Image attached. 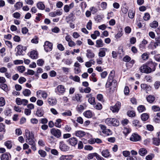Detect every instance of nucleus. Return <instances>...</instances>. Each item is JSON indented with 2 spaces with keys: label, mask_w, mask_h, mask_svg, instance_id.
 I'll use <instances>...</instances> for the list:
<instances>
[{
  "label": "nucleus",
  "mask_w": 160,
  "mask_h": 160,
  "mask_svg": "<svg viewBox=\"0 0 160 160\" xmlns=\"http://www.w3.org/2000/svg\"><path fill=\"white\" fill-rule=\"evenodd\" d=\"M90 10L92 12V14H94L96 13L98 11V9L94 7H92L90 8Z\"/></svg>",
  "instance_id": "338daca9"
},
{
  "label": "nucleus",
  "mask_w": 160,
  "mask_h": 160,
  "mask_svg": "<svg viewBox=\"0 0 160 160\" xmlns=\"http://www.w3.org/2000/svg\"><path fill=\"white\" fill-rule=\"evenodd\" d=\"M128 115L130 117H134L135 116L136 114L135 112L134 111H128L127 112Z\"/></svg>",
  "instance_id": "de8ad7c7"
},
{
  "label": "nucleus",
  "mask_w": 160,
  "mask_h": 160,
  "mask_svg": "<svg viewBox=\"0 0 160 160\" xmlns=\"http://www.w3.org/2000/svg\"><path fill=\"white\" fill-rule=\"evenodd\" d=\"M153 143L156 146H158L160 144V139L158 138H153L152 139Z\"/></svg>",
  "instance_id": "c9c22d12"
},
{
  "label": "nucleus",
  "mask_w": 160,
  "mask_h": 160,
  "mask_svg": "<svg viewBox=\"0 0 160 160\" xmlns=\"http://www.w3.org/2000/svg\"><path fill=\"white\" fill-rule=\"evenodd\" d=\"M127 160H140V159L139 158H138L136 156H129L127 158Z\"/></svg>",
  "instance_id": "69168bd1"
},
{
  "label": "nucleus",
  "mask_w": 160,
  "mask_h": 160,
  "mask_svg": "<svg viewBox=\"0 0 160 160\" xmlns=\"http://www.w3.org/2000/svg\"><path fill=\"white\" fill-rule=\"evenodd\" d=\"M5 104V101L4 98L3 97L0 98V107L4 106Z\"/></svg>",
  "instance_id": "bf43d9fd"
},
{
  "label": "nucleus",
  "mask_w": 160,
  "mask_h": 160,
  "mask_svg": "<svg viewBox=\"0 0 160 160\" xmlns=\"http://www.w3.org/2000/svg\"><path fill=\"white\" fill-rule=\"evenodd\" d=\"M59 148L62 152H67L68 151L70 148L69 147L68 145L64 141H61L59 142Z\"/></svg>",
  "instance_id": "39448f33"
},
{
  "label": "nucleus",
  "mask_w": 160,
  "mask_h": 160,
  "mask_svg": "<svg viewBox=\"0 0 160 160\" xmlns=\"http://www.w3.org/2000/svg\"><path fill=\"white\" fill-rule=\"evenodd\" d=\"M62 120L61 119L58 118L56 120V122L54 123L55 126L57 128H60L61 127V122Z\"/></svg>",
  "instance_id": "473e14b6"
},
{
  "label": "nucleus",
  "mask_w": 160,
  "mask_h": 160,
  "mask_svg": "<svg viewBox=\"0 0 160 160\" xmlns=\"http://www.w3.org/2000/svg\"><path fill=\"white\" fill-rule=\"evenodd\" d=\"M48 102L50 105L53 106L56 104L57 100L55 99L49 98L48 100Z\"/></svg>",
  "instance_id": "ea45409f"
},
{
  "label": "nucleus",
  "mask_w": 160,
  "mask_h": 160,
  "mask_svg": "<svg viewBox=\"0 0 160 160\" xmlns=\"http://www.w3.org/2000/svg\"><path fill=\"white\" fill-rule=\"evenodd\" d=\"M151 45L149 44L148 47L149 48H151L152 49L156 48L158 46H160V36L155 38V42L154 43L153 47H151Z\"/></svg>",
  "instance_id": "f8f14e48"
},
{
  "label": "nucleus",
  "mask_w": 160,
  "mask_h": 160,
  "mask_svg": "<svg viewBox=\"0 0 160 160\" xmlns=\"http://www.w3.org/2000/svg\"><path fill=\"white\" fill-rule=\"evenodd\" d=\"M38 38L37 36H35L31 40V42L37 44L38 42Z\"/></svg>",
  "instance_id": "5fc2aeb1"
},
{
  "label": "nucleus",
  "mask_w": 160,
  "mask_h": 160,
  "mask_svg": "<svg viewBox=\"0 0 160 160\" xmlns=\"http://www.w3.org/2000/svg\"><path fill=\"white\" fill-rule=\"evenodd\" d=\"M138 110L139 112H142L146 110L145 107L144 106L141 105L138 107Z\"/></svg>",
  "instance_id": "8fccbe9b"
},
{
  "label": "nucleus",
  "mask_w": 160,
  "mask_h": 160,
  "mask_svg": "<svg viewBox=\"0 0 160 160\" xmlns=\"http://www.w3.org/2000/svg\"><path fill=\"white\" fill-rule=\"evenodd\" d=\"M23 94L25 96H29L31 94V92L29 89H26L23 90L22 92Z\"/></svg>",
  "instance_id": "4c0bfd02"
},
{
  "label": "nucleus",
  "mask_w": 160,
  "mask_h": 160,
  "mask_svg": "<svg viewBox=\"0 0 160 160\" xmlns=\"http://www.w3.org/2000/svg\"><path fill=\"white\" fill-rule=\"evenodd\" d=\"M11 110L9 108H7L4 111L5 115L7 116H11Z\"/></svg>",
  "instance_id": "c03bdc74"
},
{
  "label": "nucleus",
  "mask_w": 160,
  "mask_h": 160,
  "mask_svg": "<svg viewBox=\"0 0 160 160\" xmlns=\"http://www.w3.org/2000/svg\"><path fill=\"white\" fill-rule=\"evenodd\" d=\"M51 134L57 138H59L61 136V131L59 129L52 128L50 130Z\"/></svg>",
  "instance_id": "423d86ee"
},
{
  "label": "nucleus",
  "mask_w": 160,
  "mask_h": 160,
  "mask_svg": "<svg viewBox=\"0 0 160 160\" xmlns=\"http://www.w3.org/2000/svg\"><path fill=\"white\" fill-rule=\"evenodd\" d=\"M142 89L145 90L147 91L151 90V87L146 84H142L141 85Z\"/></svg>",
  "instance_id": "bb28decb"
},
{
  "label": "nucleus",
  "mask_w": 160,
  "mask_h": 160,
  "mask_svg": "<svg viewBox=\"0 0 160 160\" xmlns=\"http://www.w3.org/2000/svg\"><path fill=\"white\" fill-rule=\"evenodd\" d=\"M69 78L73 80V81L78 82H80V78L78 76L75 75V76H73L71 75L69 76Z\"/></svg>",
  "instance_id": "f704fd0d"
},
{
  "label": "nucleus",
  "mask_w": 160,
  "mask_h": 160,
  "mask_svg": "<svg viewBox=\"0 0 160 160\" xmlns=\"http://www.w3.org/2000/svg\"><path fill=\"white\" fill-rule=\"evenodd\" d=\"M25 132L27 139L34 138V134L32 132H30L28 130L26 129Z\"/></svg>",
  "instance_id": "f3484780"
},
{
  "label": "nucleus",
  "mask_w": 160,
  "mask_h": 160,
  "mask_svg": "<svg viewBox=\"0 0 160 160\" xmlns=\"http://www.w3.org/2000/svg\"><path fill=\"white\" fill-rule=\"evenodd\" d=\"M97 155V153L96 152L89 153L88 155L87 158L88 159H92L94 157H96Z\"/></svg>",
  "instance_id": "3c124183"
},
{
  "label": "nucleus",
  "mask_w": 160,
  "mask_h": 160,
  "mask_svg": "<svg viewBox=\"0 0 160 160\" xmlns=\"http://www.w3.org/2000/svg\"><path fill=\"white\" fill-rule=\"evenodd\" d=\"M52 43L48 41H46L44 45V50L47 52L51 51L52 48Z\"/></svg>",
  "instance_id": "9d476101"
},
{
  "label": "nucleus",
  "mask_w": 160,
  "mask_h": 160,
  "mask_svg": "<svg viewBox=\"0 0 160 160\" xmlns=\"http://www.w3.org/2000/svg\"><path fill=\"white\" fill-rule=\"evenodd\" d=\"M82 98V96L81 94L78 93L75 94L74 96L72 97V100L73 101L76 100L79 102H81L82 101L81 98Z\"/></svg>",
  "instance_id": "aec40b11"
},
{
  "label": "nucleus",
  "mask_w": 160,
  "mask_h": 160,
  "mask_svg": "<svg viewBox=\"0 0 160 160\" xmlns=\"http://www.w3.org/2000/svg\"><path fill=\"white\" fill-rule=\"evenodd\" d=\"M149 117V115L147 113H143L141 114V118L142 120L143 121H146Z\"/></svg>",
  "instance_id": "2f4dec72"
},
{
  "label": "nucleus",
  "mask_w": 160,
  "mask_h": 160,
  "mask_svg": "<svg viewBox=\"0 0 160 160\" xmlns=\"http://www.w3.org/2000/svg\"><path fill=\"white\" fill-rule=\"evenodd\" d=\"M30 57L32 59H36L38 57V53L37 51L33 50L30 53Z\"/></svg>",
  "instance_id": "5701e85b"
},
{
  "label": "nucleus",
  "mask_w": 160,
  "mask_h": 160,
  "mask_svg": "<svg viewBox=\"0 0 160 160\" xmlns=\"http://www.w3.org/2000/svg\"><path fill=\"white\" fill-rule=\"evenodd\" d=\"M89 102L91 104L95 105L96 103L95 102V98L94 97L91 96L88 99Z\"/></svg>",
  "instance_id": "a18cd8bd"
},
{
  "label": "nucleus",
  "mask_w": 160,
  "mask_h": 160,
  "mask_svg": "<svg viewBox=\"0 0 160 160\" xmlns=\"http://www.w3.org/2000/svg\"><path fill=\"white\" fill-rule=\"evenodd\" d=\"M131 58L128 55L125 56L123 59V60L126 62H128L131 60Z\"/></svg>",
  "instance_id": "774afa93"
},
{
  "label": "nucleus",
  "mask_w": 160,
  "mask_h": 160,
  "mask_svg": "<svg viewBox=\"0 0 160 160\" xmlns=\"http://www.w3.org/2000/svg\"><path fill=\"white\" fill-rule=\"evenodd\" d=\"M153 121L156 123H159L160 122V112H158L156 114L153 118Z\"/></svg>",
  "instance_id": "393cba45"
},
{
  "label": "nucleus",
  "mask_w": 160,
  "mask_h": 160,
  "mask_svg": "<svg viewBox=\"0 0 160 160\" xmlns=\"http://www.w3.org/2000/svg\"><path fill=\"white\" fill-rule=\"evenodd\" d=\"M55 92L56 93L59 92L61 94L65 92L64 87L62 85H59L57 87V89H55Z\"/></svg>",
  "instance_id": "dca6fc26"
},
{
  "label": "nucleus",
  "mask_w": 160,
  "mask_h": 160,
  "mask_svg": "<svg viewBox=\"0 0 160 160\" xmlns=\"http://www.w3.org/2000/svg\"><path fill=\"white\" fill-rule=\"evenodd\" d=\"M44 63V61L41 59L38 60L37 61V64L39 66H42Z\"/></svg>",
  "instance_id": "0e129e2a"
},
{
  "label": "nucleus",
  "mask_w": 160,
  "mask_h": 160,
  "mask_svg": "<svg viewBox=\"0 0 160 160\" xmlns=\"http://www.w3.org/2000/svg\"><path fill=\"white\" fill-rule=\"evenodd\" d=\"M73 157V155H62L60 157L59 160H71Z\"/></svg>",
  "instance_id": "a211bd4d"
},
{
  "label": "nucleus",
  "mask_w": 160,
  "mask_h": 160,
  "mask_svg": "<svg viewBox=\"0 0 160 160\" xmlns=\"http://www.w3.org/2000/svg\"><path fill=\"white\" fill-rule=\"evenodd\" d=\"M72 135H75L76 137L79 138H82L86 135V132L83 131L78 130L76 131Z\"/></svg>",
  "instance_id": "2eb2a0df"
},
{
  "label": "nucleus",
  "mask_w": 160,
  "mask_h": 160,
  "mask_svg": "<svg viewBox=\"0 0 160 160\" xmlns=\"http://www.w3.org/2000/svg\"><path fill=\"white\" fill-rule=\"evenodd\" d=\"M139 70L140 72L146 74H148L152 72L151 69L148 67L146 63L143 64L139 68Z\"/></svg>",
  "instance_id": "20e7f679"
},
{
  "label": "nucleus",
  "mask_w": 160,
  "mask_h": 160,
  "mask_svg": "<svg viewBox=\"0 0 160 160\" xmlns=\"http://www.w3.org/2000/svg\"><path fill=\"white\" fill-rule=\"evenodd\" d=\"M83 114L85 117L88 118H90L92 117V112L90 110H88L84 112Z\"/></svg>",
  "instance_id": "cd10ccee"
},
{
  "label": "nucleus",
  "mask_w": 160,
  "mask_h": 160,
  "mask_svg": "<svg viewBox=\"0 0 160 160\" xmlns=\"http://www.w3.org/2000/svg\"><path fill=\"white\" fill-rule=\"evenodd\" d=\"M150 15L149 13H146L144 14L143 18L144 20L145 21H147L149 20L150 18Z\"/></svg>",
  "instance_id": "e2e57ef3"
},
{
  "label": "nucleus",
  "mask_w": 160,
  "mask_h": 160,
  "mask_svg": "<svg viewBox=\"0 0 160 160\" xmlns=\"http://www.w3.org/2000/svg\"><path fill=\"white\" fill-rule=\"evenodd\" d=\"M112 71H111L109 75L106 84V88H109L110 86H112L110 88V92H113L116 90L117 86V81L113 79V76L112 75Z\"/></svg>",
  "instance_id": "f257e3e1"
},
{
  "label": "nucleus",
  "mask_w": 160,
  "mask_h": 160,
  "mask_svg": "<svg viewBox=\"0 0 160 160\" xmlns=\"http://www.w3.org/2000/svg\"><path fill=\"white\" fill-rule=\"evenodd\" d=\"M4 145L9 149H11L12 147L11 141L8 140L4 142Z\"/></svg>",
  "instance_id": "58836bf2"
},
{
  "label": "nucleus",
  "mask_w": 160,
  "mask_h": 160,
  "mask_svg": "<svg viewBox=\"0 0 160 160\" xmlns=\"http://www.w3.org/2000/svg\"><path fill=\"white\" fill-rule=\"evenodd\" d=\"M122 34V29L121 28L120 30H119L118 33L115 36V37L116 38H118L121 37Z\"/></svg>",
  "instance_id": "864d4df0"
},
{
  "label": "nucleus",
  "mask_w": 160,
  "mask_h": 160,
  "mask_svg": "<svg viewBox=\"0 0 160 160\" xmlns=\"http://www.w3.org/2000/svg\"><path fill=\"white\" fill-rule=\"evenodd\" d=\"M78 140L75 137H72L69 138L67 142L68 144L72 146L75 147L78 143Z\"/></svg>",
  "instance_id": "9b49d317"
},
{
  "label": "nucleus",
  "mask_w": 160,
  "mask_h": 160,
  "mask_svg": "<svg viewBox=\"0 0 160 160\" xmlns=\"http://www.w3.org/2000/svg\"><path fill=\"white\" fill-rule=\"evenodd\" d=\"M22 3L20 2H17L14 5V7L17 9H20L22 6Z\"/></svg>",
  "instance_id": "37998d69"
},
{
  "label": "nucleus",
  "mask_w": 160,
  "mask_h": 160,
  "mask_svg": "<svg viewBox=\"0 0 160 160\" xmlns=\"http://www.w3.org/2000/svg\"><path fill=\"white\" fill-rule=\"evenodd\" d=\"M141 57L143 60H146L148 59L149 55L146 53H144L142 55Z\"/></svg>",
  "instance_id": "13d9d810"
},
{
  "label": "nucleus",
  "mask_w": 160,
  "mask_h": 160,
  "mask_svg": "<svg viewBox=\"0 0 160 160\" xmlns=\"http://www.w3.org/2000/svg\"><path fill=\"white\" fill-rule=\"evenodd\" d=\"M135 12H133V11L130 9L128 11V16L130 18H133L135 16Z\"/></svg>",
  "instance_id": "09e8293b"
},
{
  "label": "nucleus",
  "mask_w": 160,
  "mask_h": 160,
  "mask_svg": "<svg viewBox=\"0 0 160 160\" xmlns=\"http://www.w3.org/2000/svg\"><path fill=\"white\" fill-rule=\"evenodd\" d=\"M0 88H1L5 92H7L9 91L8 85L4 83L0 84Z\"/></svg>",
  "instance_id": "72a5a7b5"
},
{
  "label": "nucleus",
  "mask_w": 160,
  "mask_h": 160,
  "mask_svg": "<svg viewBox=\"0 0 160 160\" xmlns=\"http://www.w3.org/2000/svg\"><path fill=\"white\" fill-rule=\"evenodd\" d=\"M101 153L102 155L105 158H108L111 156L110 152L107 149L103 150Z\"/></svg>",
  "instance_id": "a878e982"
},
{
  "label": "nucleus",
  "mask_w": 160,
  "mask_h": 160,
  "mask_svg": "<svg viewBox=\"0 0 160 160\" xmlns=\"http://www.w3.org/2000/svg\"><path fill=\"white\" fill-rule=\"evenodd\" d=\"M146 63L148 67L150 68L151 69V72L154 71L156 69V67L157 66L158 64L154 62H153L152 60H149Z\"/></svg>",
  "instance_id": "1a4fd4ad"
},
{
  "label": "nucleus",
  "mask_w": 160,
  "mask_h": 160,
  "mask_svg": "<svg viewBox=\"0 0 160 160\" xmlns=\"http://www.w3.org/2000/svg\"><path fill=\"white\" fill-rule=\"evenodd\" d=\"M94 107L95 108L99 110H101L102 108V105L99 103H98L94 106Z\"/></svg>",
  "instance_id": "052dcab7"
},
{
  "label": "nucleus",
  "mask_w": 160,
  "mask_h": 160,
  "mask_svg": "<svg viewBox=\"0 0 160 160\" xmlns=\"http://www.w3.org/2000/svg\"><path fill=\"white\" fill-rule=\"evenodd\" d=\"M154 157V154L153 153H151L149 155L146 156V159L147 160H152V158Z\"/></svg>",
  "instance_id": "4d7b16f0"
},
{
  "label": "nucleus",
  "mask_w": 160,
  "mask_h": 160,
  "mask_svg": "<svg viewBox=\"0 0 160 160\" xmlns=\"http://www.w3.org/2000/svg\"><path fill=\"white\" fill-rule=\"evenodd\" d=\"M131 131V128L126 127L124 128L123 132L125 135L127 136L129 133Z\"/></svg>",
  "instance_id": "79ce46f5"
},
{
  "label": "nucleus",
  "mask_w": 160,
  "mask_h": 160,
  "mask_svg": "<svg viewBox=\"0 0 160 160\" xmlns=\"http://www.w3.org/2000/svg\"><path fill=\"white\" fill-rule=\"evenodd\" d=\"M132 125L133 126L138 128H139L142 126L141 123L139 120L137 119H134L132 121Z\"/></svg>",
  "instance_id": "b1692460"
},
{
  "label": "nucleus",
  "mask_w": 160,
  "mask_h": 160,
  "mask_svg": "<svg viewBox=\"0 0 160 160\" xmlns=\"http://www.w3.org/2000/svg\"><path fill=\"white\" fill-rule=\"evenodd\" d=\"M102 40L101 39L98 40L96 41V47H102L104 45Z\"/></svg>",
  "instance_id": "7c9ffc66"
},
{
  "label": "nucleus",
  "mask_w": 160,
  "mask_h": 160,
  "mask_svg": "<svg viewBox=\"0 0 160 160\" xmlns=\"http://www.w3.org/2000/svg\"><path fill=\"white\" fill-rule=\"evenodd\" d=\"M138 153L141 156H144L147 153V151L145 148H141L139 150Z\"/></svg>",
  "instance_id": "c85d7f7f"
},
{
  "label": "nucleus",
  "mask_w": 160,
  "mask_h": 160,
  "mask_svg": "<svg viewBox=\"0 0 160 160\" xmlns=\"http://www.w3.org/2000/svg\"><path fill=\"white\" fill-rule=\"evenodd\" d=\"M147 101L150 103L153 102L155 100V97L152 95H149L147 97Z\"/></svg>",
  "instance_id": "e433bc0d"
},
{
  "label": "nucleus",
  "mask_w": 160,
  "mask_h": 160,
  "mask_svg": "<svg viewBox=\"0 0 160 160\" xmlns=\"http://www.w3.org/2000/svg\"><path fill=\"white\" fill-rule=\"evenodd\" d=\"M77 110L78 112H81L84 110V107L82 105H80L78 106L77 108Z\"/></svg>",
  "instance_id": "6e6d98bb"
},
{
  "label": "nucleus",
  "mask_w": 160,
  "mask_h": 160,
  "mask_svg": "<svg viewBox=\"0 0 160 160\" xmlns=\"http://www.w3.org/2000/svg\"><path fill=\"white\" fill-rule=\"evenodd\" d=\"M141 139V136L137 133H133L130 138V140L132 142H136L140 141Z\"/></svg>",
  "instance_id": "6e6552de"
},
{
  "label": "nucleus",
  "mask_w": 160,
  "mask_h": 160,
  "mask_svg": "<svg viewBox=\"0 0 160 160\" xmlns=\"http://www.w3.org/2000/svg\"><path fill=\"white\" fill-rule=\"evenodd\" d=\"M102 133L106 136H108L112 134V131L109 129H107L106 126L102 124L99 125Z\"/></svg>",
  "instance_id": "7ed1b4c3"
},
{
  "label": "nucleus",
  "mask_w": 160,
  "mask_h": 160,
  "mask_svg": "<svg viewBox=\"0 0 160 160\" xmlns=\"http://www.w3.org/2000/svg\"><path fill=\"white\" fill-rule=\"evenodd\" d=\"M38 152L40 156L42 157H45L47 155L46 152L42 150H39Z\"/></svg>",
  "instance_id": "603ef678"
},
{
  "label": "nucleus",
  "mask_w": 160,
  "mask_h": 160,
  "mask_svg": "<svg viewBox=\"0 0 160 160\" xmlns=\"http://www.w3.org/2000/svg\"><path fill=\"white\" fill-rule=\"evenodd\" d=\"M116 120V118H107L105 121V123L108 126H112V122Z\"/></svg>",
  "instance_id": "4be33fe9"
},
{
  "label": "nucleus",
  "mask_w": 160,
  "mask_h": 160,
  "mask_svg": "<svg viewBox=\"0 0 160 160\" xmlns=\"http://www.w3.org/2000/svg\"><path fill=\"white\" fill-rule=\"evenodd\" d=\"M86 56L88 58H92L95 56V54L91 50L88 49L87 50Z\"/></svg>",
  "instance_id": "412c9836"
},
{
  "label": "nucleus",
  "mask_w": 160,
  "mask_h": 160,
  "mask_svg": "<svg viewBox=\"0 0 160 160\" xmlns=\"http://www.w3.org/2000/svg\"><path fill=\"white\" fill-rule=\"evenodd\" d=\"M5 126L2 123H0V132H3L4 134L6 132Z\"/></svg>",
  "instance_id": "a19ab883"
},
{
  "label": "nucleus",
  "mask_w": 160,
  "mask_h": 160,
  "mask_svg": "<svg viewBox=\"0 0 160 160\" xmlns=\"http://www.w3.org/2000/svg\"><path fill=\"white\" fill-rule=\"evenodd\" d=\"M97 98L99 101H101L102 102H104V100L103 99V95L101 94H98L97 95Z\"/></svg>",
  "instance_id": "680f3d73"
},
{
  "label": "nucleus",
  "mask_w": 160,
  "mask_h": 160,
  "mask_svg": "<svg viewBox=\"0 0 160 160\" xmlns=\"http://www.w3.org/2000/svg\"><path fill=\"white\" fill-rule=\"evenodd\" d=\"M44 111L42 108H39L37 109L36 115L38 117H42L43 116Z\"/></svg>",
  "instance_id": "6ab92c4d"
},
{
  "label": "nucleus",
  "mask_w": 160,
  "mask_h": 160,
  "mask_svg": "<svg viewBox=\"0 0 160 160\" xmlns=\"http://www.w3.org/2000/svg\"><path fill=\"white\" fill-rule=\"evenodd\" d=\"M150 26L153 28H156L158 26V22L156 21H154L150 24Z\"/></svg>",
  "instance_id": "49530a36"
},
{
  "label": "nucleus",
  "mask_w": 160,
  "mask_h": 160,
  "mask_svg": "<svg viewBox=\"0 0 160 160\" xmlns=\"http://www.w3.org/2000/svg\"><path fill=\"white\" fill-rule=\"evenodd\" d=\"M16 48L17 49V52L16 53V56L23 55L25 54L24 52L27 49L26 47L23 46L21 45H19L17 46Z\"/></svg>",
  "instance_id": "f03ea898"
},
{
  "label": "nucleus",
  "mask_w": 160,
  "mask_h": 160,
  "mask_svg": "<svg viewBox=\"0 0 160 160\" xmlns=\"http://www.w3.org/2000/svg\"><path fill=\"white\" fill-rule=\"evenodd\" d=\"M11 155L8 152L4 153L0 157L1 160H11Z\"/></svg>",
  "instance_id": "4468645a"
},
{
  "label": "nucleus",
  "mask_w": 160,
  "mask_h": 160,
  "mask_svg": "<svg viewBox=\"0 0 160 160\" xmlns=\"http://www.w3.org/2000/svg\"><path fill=\"white\" fill-rule=\"evenodd\" d=\"M121 104L120 102H117L114 105L110 107V109L113 113H118L120 108Z\"/></svg>",
  "instance_id": "0eeeda50"
},
{
  "label": "nucleus",
  "mask_w": 160,
  "mask_h": 160,
  "mask_svg": "<svg viewBox=\"0 0 160 160\" xmlns=\"http://www.w3.org/2000/svg\"><path fill=\"white\" fill-rule=\"evenodd\" d=\"M37 7L38 9L41 10L44 9L45 6L42 2H39L37 4Z\"/></svg>",
  "instance_id": "c756f323"
},
{
  "label": "nucleus",
  "mask_w": 160,
  "mask_h": 160,
  "mask_svg": "<svg viewBox=\"0 0 160 160\" xmlns=\"http://www.w3.org/2000/svg\"><path fill=\"white\" fill-rule=\"evenodd\" d=\"M26 142L28 143L29 144L32 146L31 148L33 150L35 151L36 150V144L33 140V138L26 139Z\"/></svg>",
  "instance_id": "ddd939ff"
}]
</instances>
